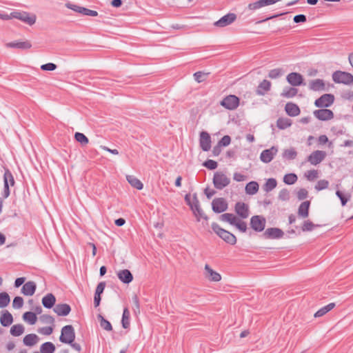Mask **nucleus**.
<instances>
[{
    "mask_svg": "<svg viewBox=\"0 0 353 353\" xmlns=\"http://www.w3.org/2000/svg\"><path fill=\"white\" fill-rule=\"evenodd\" d=\"M220 220L224 222H228L232 225H234L241 232H245L247 231V223L238 219L234 214L232 213H225L220 216Z\"/></svg>",
    "mask_w": 353,
    "mask_h": 353,
    "instance_id": "obj_1",
    "label": "nucleus"
},
{
    "mask_svg": "<svg viewBox=\"0 0 353 353\" xmlns=\"http://www.w3.org/2000/svg\"><path fill=\"white\" fill-rule=\"evenodd\" d=\"M212 229L213 231L224 241L234 245L236 242V236L228 230L221 228L216 223H212Z\"/></svg>",
    "mask_w": 353,
    "mask_h": 353,
    "instance_id": "obj_2",
    "label": "nucleus"
},
{
    "mask_svg": "<svg viewBox=\"0 0 353 353\" xmlns=\"http://www.w3.org/2000/svg\"><path fill=\"white\" fill-rule=\"evenodd\" d=\"M75 339L74 329L71 325H65L61 329L59 341L63 343H72Z\"/></svg>",
    "mask_w": 353,
    "mask_h": 353,
    "instance_id": "obj_3",
    "label": "nucleus"
},
{
    "mask_svg": "<svg viewBox=\"0 0 353 353\" xmlns=\"http://www.w3.org/2000/svg\"><path fill=\"white\" fill-rule=\"evenodd\" d=\"M332 79L336 83L353 84V75L347 72L336 71L332 74Z\"/></svg>",
    "mask_w": 353,
    "mask_h": 353,
    "instance_id": "obj_4",
    "label": "nucleus"
},
{
    "mask_svg": "<svg viewBox=\"0 0 353 353\" xmlns=\"http://www.w3.org/2000/svg\"><path fill=\"white\" fill-rule=\"evenodd\" d=\"M230 183V179L222 172H216L214 174L213 184L218 190H222Z\"/></svg>",
    "mask_w": 353,
    "mask_h": 353,
    "instance_id": "obj_5",
    "label": "nucleus"
},
{
    "mask_svg": "<svg viewBox=\"0 0 353 353\" xmlns=\"http://www.w3.org/2000/svg\"><path fill=\"white\" fill-rule=\"evenodd\" d=\"M14 176L12 174V172L6 169L5 170L4 174H3V197L8 198L10 196V186H13L14 185Z\"/></svg>",
    "mask_w": 353,
    "mask_h": 353,
    "instance_id": "obj_6",
    "label": "nucleus"
},
{
    "mask_svg": "<svg viewBox=\"0 0 353 353\" xmlns=\"http://www.w3.org/2000/svg\"><path fill=\"white\" fill-rule=\"evenodd\" d=\"M265 224L266 220L262 216L254 215L250 219V226L255 232H262L265 228Z\"/></svg>",
    "mask_w": 353,
    "mask_h": 353,
    "instance_id": "obj_7",
    "label": "nucleus"
},
{
    "mask_svg": "<svg viewBox=\"0 0 353 353\" xmlns=\"http://www.w3.org/2000/svg\"><path fill=\"white\" fill-rule=\"evenodd\" d=\"M334 101V97L332 94H324L314 101L315 106L327 108L331 106Z\"/></svg>",
    "mask_w": 353,
    "mask_h": 353,
    "instance_id": "obj_8",
    "label": "nucleus"
},
{
    "mask_svg": "<svg viewBox=\"0 0 353 353\" xmlns=\"http://www.w3.org/2000/svg\"><path fill=\"white\" fill-rule=\"evenodd\" d=\"M12 17L14 19H19L30 26L33 25L36 22V16L34 14L30 15L26 12H12Z\"/></svg>",
    "mask_w": 353,
    "mask_h": 353,
    "instance_id": "obj_9",
    "label": "nucleus"
},
{
    "mask_svg": "<svg viewBox=\"0 0 353 353\" xmlns=\"http://www.w3.org/2000/svg\"><path fill=\"white\" fill-rule=\"evenodd\" d=\"M239 104V99L235 95H228L221 101V105L228 110H235Z\"/></svg>",
    "mask_w": 353,
    "mask_h": 353,
    "instance_id": "obj_10",
    "label": "nucleus"
},
{
    "mask_svg": "<svg viewBox=\"0 0 353 353\" xmlns=\"http://www.w3.org/2000/svg\"><path fill=\"white\" fill-rule=\"evenodd\" d=\"M189 205L191 210L193 211L194 215L197 216V221H200V219H207L208 216L203 213L202 209L200 207L199 201L196 196H194L192 202H189Z\"/></svg>",
    "mask_w": 353,
    "mask_h": 353,
    "instance_id": "obj_11",
    "label": "nucleus"
},
{
    "mask_svg": "<svg viewBox=\"0 0 353 353\" xmlns=\"http://www.w3.org/2000/svg\"><path fill=\"white\" fill-rule=\"evenodd\" d=\"M236 19V15L234 13H228L215 21L214 26L219 28H223L232 24Z\"/></svg>",
    "mask_w": 353,
    "mask_h": 353,
    "instance_id": "obj_12",
    "label": "nucleus"
},
{
    "mask_svg": "<svg viewBox=\"0 0 353 353\" xmlns=\"http://www.w3.org/2000/svg\"><path fill=\"white\" fill-rule=\"evenodd\" d=\"M278 152V148L272 146L269 149L264 150L260 154V159L265 163H270Z\"/></svg>",
    "mask_w": 353,
    "mask_h": 353,
    "instance_id": "obj_13",
    "label": "nucleus"
},
{
    "mask_svg": "<svg viewBox=\"0 0 353 353\" xmlns=\"http://www.w3.org/2000/svg\"><path fill=\"white\" fill-rule=\"evenodd\" d=\"M326 157V152L322 150H315L307 157V161L314 165L319 164Z\"/></svg>",
    "mask_w": 353,
    "mask_h": 353,
    "instance_id": "obj_14",
    "label": "nucleus"
},
{
    "mask_svg": "<svg viewBox=\"0 0 353 353\" xmlns=\"http://www.w3.org/2000/svg\"><path fill=\"white\" fill-rule=\"evenodd\" d=\"M313 114L320 121H328L334 118L333 112L325 108L314 110Z\"/></svg>",
    "mask_w": 353,
    "mask_h": 353,
    "instance_id": "obj_15",
    "label": "nucleus"
},
{
    "mask_svg": "<svg viewBox=\"0 0 353 353\" xmlns=\"http://www.w3.org/2000/svg\"><path fill=\"white\" fill-rule=\"evenodd\" d=\"M212 207L214 212L221 213L228 209V203L223 198H216L212 201Z\"/></svg>",
    "mask_w": 353,
    "mask_h": 353,
    "instance_id": "obj_16",
    "label": "nucleus"
},
{
    "mask_svg": "<svg viewBox=\"0 0 353 353\" xmlns=\"http://www.w3.org/2000/svg\"><path fill=\"white\" fill-rule=\"evenodd\" d=\"M234 211L243 219H247L250 215L249 207L243 202H237L235 204Z\"/></svg>",
    "mask_w": 353,
    "mask_h": 353,
    "instance_id": "obj_17",
    "label": "nucleus"
},
{
    "mask_svg": "<svg viewBox=\"0 0 353 353\" xmlns=\"http://www.w3.org/2000/svg\"><path fill=\"white\" fill-rule=\"evenodd\" d=\"M263 235L265 239H278L283 236L284 232L279 228H270L265 231Z\"/></svg>",
    "mask_w": 353,
    "mask_h": 353,
    "instance_id": "obj_18",
    "label": "nucleus"
},
{
    "mask_svg": "<svg viewBox=\"0 0 353 353\" xmlns=\"http://www.w3.org/2000/svg\"><path fill=\"white\" fill-rule=\"evenodd\" d=\"M199 143L203 151H208L211 148V138L207 132H201L200 133Z\"/></svg>",
    "mask_w": 353,
    "mask_h": 353,
    "instance_id": "obj_19",
    "label": "nucleus"
},
{
    "mask_svg": "<svg viewBox=\"0 0 353 353\" xmlns=\"http://www.w3.org/2000/svg\"><path fill=\"white\" fill-rule=\"evenodd\" d=\"M204 275L210 281L218 282L221 279V274L214 271L208 264L205 265Z\"/></svg>",
    "mask_w": 353,
    "mask_h": 353,
    "instance_id": "obj_20",
    "label": "nucleus"
},
{
    "mask_svg": "<svg viewBox=\"0 0 353 353\" xmlns=\"http://www.w3.org/2000/svg\"><path fill=\"white\" fill-rule=\"evenodd\" d=\"M288 82L292 86H299L303 84V77L298 72H291L287 76Z\"/></svg>",
    "mask_w": 353,
    "mask_h": 353,
    "instance_id": "obj_21",
    "label": "nucleus"
},
{
    "mask_svg": "<svg viewBox=\"0 0 353 353\" xmlns=\"http://www.w3.org/2000/svg\"><path fill=\"white\" fill-rule=\"evenodd\" d=\"M7 48H18L21 50L30 49L32 47V44L29 41H15L6 44Z\"/></svg>",
    "mask_w": 353,
    "mask_h": 353,
    "instance_id": "obj_22",
    "label": "nucleus"
},
{
    "mask_svg": "<svg viewBox=\"0 0 353 353\" xmlns=\"http://www.w3.org/2000/svg\"><path fill=\"white\" fill-rule=\"evenodd\" d=\"M53 310L58 316H65L70 312L71 307L68 304L61 303L57 304Z\"/></svg>",
    "mask_w": 353,
    "mask_h": 353,
    "instance_id": "obj_23",
    "label": "nucleus"
},
{
    "mask_svg": "<svg viewBox=\"0 0 353 353\" xmlns=\"http://www.w3.org/2000/svg\"><path fill=\"white\" fill-rule=\"evenodd\" d=\"M37 288L34 281L26 282L21 288V293L26 296H32L34 294Z\"/></svg>",
    "mask_w": 353,
    "mask_h": 353,
    "instance_id": "obj_24",
    "label": "nucleus"
},
{
    "mask_svg": "<svg viewBox=\"0 0 353 353\" xmlns=\"http://www.w3.org/2000/svg\"><path fill=\"white\" fill-rule=\"evenodd\" d=\"M13 322L12 315L8 310H3L1 312L0 316V323L2 326L8 327Z\"/></svg>",
    "mask_w": 353,
    "mask_h": 353,
    "instance_id": "obj_25",
    "label": "nucleus"
},
{
    "mask_svg": "<svg viewBox=\"0 0 353 353\" xmlns=\"http://www.w3.org/2000/svg\"><path fill=\"white\" fill-rule=\"evenodd\" d=\"M117 276L121 281L126 284L130 283L133 279L132 273L130 272V270L126 269L118 272Z\"/></svg>",
    "mask_w": 353,
    "mask_h": 353,
    "instance_id": "obj_26",
    "label": "nucleus"
},
{
    "mask_svg": "<svg viewBox=\"0 0 353 353\" xmlns=\"http://www.w3.org/2000/svg\"><path fill=\"white\" fill-rule=\"evenodd\" d=\"M309 88L313 91L325 90V87L323 80L320 79L312 80L309 83Z\"/></svg>",
    "mask_w": 353,
    "mask_h": 353,
    "instance_id": "obj_27",
    "label": "nucleus"
},
{
    "mask_svg": "<svg viewBox=\"0 0 353 353\" xmlns=\"http://www.w3.org/2000/svg\"><path fill=\"white\" fill-rule=\"evenodd\" d=\"M285 110L286 113L290 117H296L300 114L299 106L292 103H288L285 105Z\"/></svg>",
    "mask_w": 353,
    "mask_h": 353,
    "instance_id": "obj_28",
    "label": "nucleus"
},
{
    "mask_svg": "<svg viewBox=\"0 0 353 353\" xmlns=\"http://www.w3.org/2000/svg\"><path fill=\"white\" fill-rule=\"evenodd\" d=\"M310 202L309 201H303L301 203L298 209V214L302 218H307L309 215V208Z\"/></svg>",
    "mask_w": 353,
    "mask_h": 353,
    "instance_id": "obj_29",
    "label": "nucleus"
},
{
    "mask_svg": "<svg viewBox=\"0 0 353 353\" xmlns=\"http://www.w3.org/2000/svg\"><path fill=\"white\" fill-rule=\"evenodd\" d=\"M56 302L55 296L52 294L49 293L42 299L43 305L48 309L52 308Z\"/></svg>",
    "mask_w": 353,
    "mask_h": 353,
    "instance_id": "obj_30",
    "label": "nucleus"
},
{
    "mask_svg": "<svg viewBox=\"0 0 353 353\" xmlns=\"http://www.w3.org/2000/svg\"><path fill=\"white\" fill-rule=\"evenodd\" d=\"M23 343L26 346H33L39 341V337L35 334H29L23 338Z\"/></svg>",
    "mask_w": 353,
    "mask_h": 353,
    "instance_id": "obj_31",
    "label": "nucleus"
},
{
    "mask_svg": "<svg viewBox=\"0 0 353 353\" xmlns=\"http://www.w3.org/2000/svg\"><path fill=\"white\" fill-rule=\"evenodd\" d=\"M126 179L128 182L134 188L137 190H142L143 185L142 182L133 175H127Z\"/></svg>",
    "mask_w": 353,
    "mask_h": 353,
    "instance_id": "obj_32",
    "label": "nucleus"
},
{
    "mask_svg": "<svg viewBox=\"0 0 353 353\" xmlns=\"http://www.w3.org/2000/svg\"><path fill=\"white\" fill-rule=\"evenodd\" d=\"M271 83L267 80H263L258 86L256 93L259 95H264L270 89Z\"/></svg>",
    "mask_w": 353,
    "mask_h": 353,
    "instance_id": "obj_33",
    "label": "nucleus"
},
{
    "mask_svg": "<svg viewBox=\"0 0 353 353\" xmlns=\"http://www.w3.org/2000/svg\"><path fill=\"white\" fill-rule=\"evenodd\" d=\"M245 190L248 194H255L259 191V184L256 181H250L246 185Z\"/></svg>",
    "mask_w": 353,
    "mask_h": 353,
    "instance_id": "obj_34",
    "label": "nucleus"
},
{
    "mask_svg": "<svg viewBox=\"0 0 353 353\" xmlns=\"http://www.w3.org/2000/svg\"><path fill=\"white\" fill-rule=\"evenodd\" d=\"M296 156L297 152L294 148L284 150L282 154L283 158L287 160H293L296 159Z\"/></svg>",
    "mask_w": 353,
    "mask_h": 353,
    "instance_id": "obj_35",
    "label": "nucleus"
},
{
    "mask_svg": "<svg viewBox=\"0 0 353 353\" xmlns=\"http://www.w3.org/2000/svg\"><path fill=\"white\" fill-rule=\"evenodd\" d=\"M335 306V303H329L328 305L321 307V309H319L315 314H314V317H321V316H323V315H325L326 313H327L328 312H330L331 310H332Z\"/></svg>",
    "mask_w": 353,
    "mask_h": 353,
    "instance_id": "obj_36",
    "label": "nucleus"
},
{
    "mask_svg": "<svg viewBox=\"0 0 353 353\" xmlns=\"http://www.w3.org/2000/svg\"><path fill=\"white\" fill-rule=\"evenodd\" d=\"M292 125V121L288 118H279L276 121V126L281 130L288 128Z\"/></svg>",
    "mask_w": 353,
    "mask_h": 353,
    "instance_id": "obj_37",
    "label": "nucleus"
},
{
    "mask_svg": "<svg viewBox=\"0 0 353 353\" xmlns=\"http://www.w3.org/2000/svg\"><path fill=\"white\" fill-rule=\"evenodd\" d=\"M55 351V346L51 342H46L40 347L41 353H53Z\"/></svg>",
    "mask_w": 353,
    "mask_h": 353,
    "instance_id": "obj_38",
    "label": "nucleus"
},
{
    "mask_svg": "<svg viewBox=\"0 0 353 353\" xmlns=\"http://www.w3.org/2000/svg\"><path fill=\"white\" fill-rule=\"evenodd\" d=\"M24 321H27L30 325H34L37 322V317L35 313L32 312H26L23 315Z\"/></svg>",
    "mask_w": 353,
    "mask_h": 353,
    "instance_id": "obj_39",
    "label": "nucleus"
},
{
    "mask_svg": "<svg viewBox=\"0 0 353 353\" xmlns=\"http://www.w3.org/2000/svg\"><path fill=\"white\" fill-rule=\"evenodd\" d=\"M130 311L127 307L123 310L121 323L123 328L127 329L130 327Z\"/></svg>",
    "mask_w": 353,
    "mask_h": 353,
    "instance_id": "obj_40",
    "label": "nucleus"
},
{
    "mask_svg": "<svg viewBox=\"0 0 353 353\" xmlns=\"http://www.w3.org/2000/svg\"><path fill=\"white\" fill-rule=\"evenodd\" d=\"M24 332V327L21 324L14 325L10 329V334L14 336H21Z\"/></svg>",
    "mask_w": 353,
    "mask_h": 353,
    "instance_id": "obj_41",
    "label": "nucleus"
},
{
    "mask_svg": "<svg viewBox=\"0 0 353 353\" xmlns=\"http://www.w3.org/2000/svg\"><path fill=\"white\" fill-rule=\"evenodd\" d=\"M276 180L274 178H270L266 181L263 189L265 192H269L274 189L276 187Z\"/></svg>",
    "mask_w": 353,
    "mask_h": 353,
    "instance_id": "obj_42",
    "label": "nucleus"
},
{
    "mask_svg": "<svg viewBox=\"0 0 353 353\" xmlns=\"http://www.w3.org/2000/svg\"><path fill=\"white\" fill-rule=\"evenodd\" d=\"M298 90L295 88H285L281 95L286 98H292L296 95Z\"/></svg>",
    "mask_w": 353,
    "mask_h": 353,
    "instance_id": "obj_43",
    "label": "nucleus"
},
{
    "mask_svg": "<svg viewBox=\"0 0 353 353\" xmlns=\"http://www.w3.org/2000/svg\"><path fill=\"white\" fill-rule=\"evenodd\" d=\"M10 298L7 292L0 293V308L6 307L10 303Z\"/></svg>",
    "mask_w": 353,
    "mask_h": 353,
    "instance_id": "obj_44",
    "label": "nucleus"
},
{
    "mask_svg": "<svg viewBox=\"0 0 353 353\" xmlns=\"http://www.w3.org/2000/svg\"><path fill=\"white\" fill-rule=\"evenodd\" d=\"M98 319L100 321L101 327L107 331H111L112 330V327L111 323L106 319H105L102 315H98Z\"/></svg>",
    "mask_w": 353,
    "mask_h": 353,
    "instance_id": "obj_45",
    "label": "nucleus"
},
{
    "mask_svg": "<svg viewBox=\"0 0 353 353\" xmlns=\"http://www.w3.org/2000/svg\"><path fill=\"white\" fill-rule=\"evenodd\" d=\"M297 176L294 173L287 174L283 177V182L288 185H292L297 181Z\"/></svg>",
    "mask_w": 353,
    "mask_h": 353,
    "instance_id": "obj_46",
    "label": "nucleus"
},
{
    "mask_svg": "<svg viewBox=\"0 0 353 353\" xmlns=\"http://www.w3.org/2000/svg\"><path fill=\"white\" fill-rule=\"evenodd\" d=\"M74 138L77 140V141L79 142L83 145H87L89 142V140L87 138V137L84 134L81 132H76L74 134Z\"/></svg>",
    "mask_w": 353,
    "mask_h": 353,
    "instance_id": "obj_47",
    "label": "nucleus"
},
{
    "mask_svg": "<svg viewBox=\"0 0 353 353\" xmlns=\"http://www.w3.org/2000/svg\"><path fill=\"white\" fill-rule=\"evenodd\" d=\"M317 226V225H314L312 221L307 220L303 224L302 230L303 232L312 231Z\"/></svg>",
    "mask_w": 353,
    "mask_h": 353,
    "instance_id": "obj_48",
    "label": "nucleus"
},
{
    "mask_svg": "<svg viewBox=\"0 0 353 353\" xmlns=\"http://www.w3.org/2000/svg\"><path fill=\"white\" fill-rule=\"evenodd\" d=\"M329 181L325 179L319 180L315 185V189L318 191L327 188Z\"/></svg>",
    "mask_w": 353,
    "mask_h": 353,
    "instance_id": "obj_49",
    "label": "nucleus"
},
{
    "mask_svg": "<svg viewBox=\"0 0 353 353\" xmlns=\"http://www.w3.org/2000/svg\"><path fill=\"white\" fill-rule=\"evenodd\" d=\"M208 73H205L201 71L196 72L194 74V77L196 81L201 83L204 81L208 76Z\"/></svg>",
    "mask_w": 353,
    "mask_h": 353,
    "instance_id": "obj_50",
    "label": "nucleus"
},
{
    "mask_svg": "<svg viewBox=\"0 0 353 353\" xmlns=\"http://www.w3.org/2000/svg\"><path fill=\"white\" fill-rule=\"evenodd\" d=\"M80 14L85 16L96 17L98 15V12L95 10H92L88 8L81 7Z\"/></svg>",
    "mask_w": 353,
    "mask_h": 353,
    "instance_id": "obj_51",
    "label": "nucleus"
},
{
    "mask_svg": "<svg viewBox=\"0 0 353 353\" xmlns=\"http://www.w3.org/2000/svg\"><path fill=\"white\" fill-rule=\"evenodd\" d=\"M305 177L308 181H314L319 176L318 171L316 170H311L307 171L305 174Z\"/></svg>",
    "mask_w": 353,
    "mask_h": 353,
    "instance_id": "obj_52",
    "label": "nucleus"
},
{
    "mask_svg": "<svg viewBox=\"0 0 353 353\" xmlns=\"http://www.w3.org/2000/svg\"><path fill=\"white\" fill-rule=\"evenodd\" d=\"M23 305V299L21 296H16L13 299L12 307L15 309H20Z\"/></svg>",
    "mask_w": 353,
    "mask_h": 353,
    "instance_id": "obj_53",
    "label": "nucleus"
},
{
    "mask_svg": "<svg viewBox=\"0 0 353 353\" xmlns=\"http://www.w3.org/2000/svg\"><path fill=\"white\" fill-rule=\"evenodd\" d=\"M133 302V310L135 314H138L140 313V305L139 298L137 295L133 296L132 297Z\"/></svg>",
    "mask_w": 353,
    "mask_h": 353,
    "instance_id": "obj_54",
    "label": "nucleus"
},
{
    "mask_svg": "<svg viewBox=\"0 0 353 353\" xmlns=\"http://www.w3.org/2000/svg\"><path fill=\"white\" fill-rule=\"evenodd\" d=\"M203 166L210 170H214L217 168L218 163L214 160L208 159L203 163Z\"/></svg>",
    "mask_w": 353,
    "mask_h": 353,
    "instance_id": "obj_55",
    "label": "nucleus"
},
{
    "mask_svg": "<svg viewBox=\"0 0 353 353\" xmlns=\"http://www.w3.org/2000/svg\"><path fill=\"white\" fill-rule=\"evenodd\" d=\"M279 199L281 201H288L290 199V192L287 189H283L279 192Z\"/></svg>",
    "mask_w": 353,
    "mask_h": 353,
    "instance_id": "obj_56",
    "label": "nucleus"
},
{
    "mask_svg": "<svg viewBox=\"0 0 353 353\" xmlns=\"http://www.w3.org/2000/svg\"><path fill=\"white\" fill-rule=\"evenodd\" d=\"M40 319L42 323L46 324H53L54 322V318L49 314H43L41 316Z\"/></svg>",
    "mask_w": 353,
    "mask_h": 353,
    "instance_id": "obj_57",
    "label": "nucleus"
},
{
    "mask_svg": "<svg viewBox=\"0 0 353 353\" xmlns=\"http://www.w3.org/2000/svg\"><path fill=\"white\" fill-rule=\"evenodd\" d=\"M282 74L281 69L276 68L271 70L269 72L268 77L271 79H276L279 77Z\"/></svg>",
    "mask_w": 353,
    "mask_h": 353,
    "instance_id": "obj_58",
    "label": "nucleus"
},
{
    "mask_svg": "<svg viewBox=\"0 0 353 353\" xmlns=\"http://www.w3.org/2000/svg\"><path fill=\"white\" fill-rule=\"evenodd\" d=\"M57 68V65L53 63H48L41 66V69L45 71H53Z\"/></svg>",
    "mask_w": 353,
    "mask_h": 353,
    "instance_id": "obj_59",
    "label": "nucleus"
},
{
    "mask_svg": "<svg viewBox=\"0 0 353 353\" xmlns=\"http://www.w3.org/2000/svg\"><path fill=\"white\" fill-rule=\"evenodd\" d=\"M231 142V138L230 136L228 135H225L222 137V139L219 141V145L220 146H228V145H230Z\"/></svg>",
    "mask_w": 353,
    "mask_h": 353,
    "instance_id": "obj_60",
    "label": "nucleus"
},
{
    "mask_svg": "<svg viewBox=\"0 0 353 353\" xmlns=\"http://www.w3.org/2000/svg\"><path fill=\"white\" fill-rule=\"evenodd\" d=\"M263 7L262 3L261 0L255 1L254 3H251L248 5V8L250 10H255L259 9Z\"/></svg>",
    "mask_w": 353,
    "mask_h": 353,
    "instance_id": "obj_61",
    "label": "nucleus"
},
{
    "mask_svg": "<svg viewBox=\"0 0 353 353\" xmlns=\"http://www.w3.org/2000/svg\"><path fill=\"white\" fill-rule=\"evenodd\" d=\"M39 332L43 335H50L53 332V328L50 326L43 327L39 329Z\"/></svg>",
    "mask_w": 353,
    "mask_h": 353,
    "instance_id": "obj_62",
    "label": "nucleus"
},
{
    "mask_svg": "<svg viewBox=\"0 0 353 353\" xmlns=\"http://www.w3.org/2000/svg\"><path fill=\"white\" fill-rule=\"evenodd\" d=\"M105 288V282H104V281L100 282L96 288L94 294L101 296V294L103 292Z\"/></svg>",
    "mask_w": 353,
    "mask_h": 353,
    "instance_id": "obj_63",
    "label": "nucleus"
},
{
    "mask_svg": "<svg viewBox=\"0 0 353 353\" xmlns=\"http://www.w3.org/2000/svg\"><path fill=\"white\" fill-rule=\"evenodd\" d=\"M336 196L339 198V199L341 200V205H342L343 206L345 205H346V203H347L348 200H349L350 196H349L348 198H346V197L343 195V194L341 191H339V190H337V191L336 192Z\"/></svg>",
    "mask_w": 353,
    "mask_h": 353,
    "instance_id": "obj_64",
    "label": "nucleus"
}]
</instances>
